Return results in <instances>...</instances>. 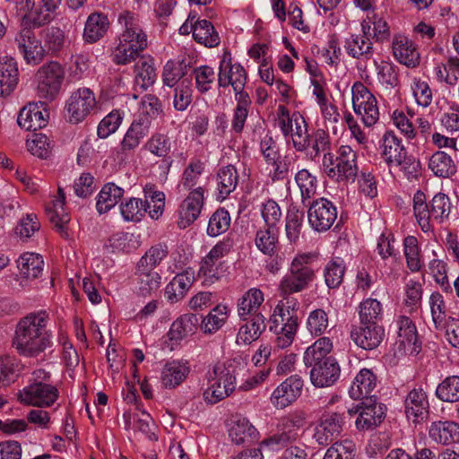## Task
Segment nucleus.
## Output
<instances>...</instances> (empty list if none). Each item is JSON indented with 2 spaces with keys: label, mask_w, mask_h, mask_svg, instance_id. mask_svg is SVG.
Masks as SVG:
<instances>
[{
  "label": "nucleus",
  "mask_w": 459,
  "mask_h": 459,
  "mask_svg": "<svg viewBox=\"0 0 459 459\" xmlns=\"http://www.w3.org/2000/svg\"><path fill=\"white\" fill-rule=\"evenodd\" d=\"M377 385V377L368 368L361 369L350 388L349 394L355 400L363 401L367 397H376L372 392Z\"/></svg>",
  "instance_id": "24"
},
{
  "label": "nucleus",
  "mask_w": 459,
  "mask_h": 459,
  "mask_svg": "<svg viewBox=\"0 0 459 459\" xmlns=\"http://www.w3.org/2000/svg\"><path fill=\"white\" fill-rule=\"evenodd\" d=\"M60 3L61 0H40L39 6L35 7L33 23L37 26L48 23Z\"/></svg>",
  "instance_id": "55"
},
{
  "label": "nucleus",
  "mask_w": 459,
  "mask_h": 459,
  "mask_svg": "<svg viewBox=\"0 0 459 459\" xmlns=\"http://www.w3.org/2000/svg\"><path fill=\"white\" fill-rule=\"evenodd\" d=\"M15 42L23 54L25 60L30 64H39L44 56V48L30 28H23L15 37Z\"/></svg>",
  "instance_id": "17"
},
{
  "label": "nucleus",
  "mask_w": 459,
  "mask_h": 459,
  "mask_svg": "<svg viewBox=\"0 0 459 459\" xmlns=\"http://www.w3.org/2000/svg\"><path fill=\"white\" fill-rule=\"evenodd\" d=\"M436 395L443 402H459V377L451 376L445 378L437 385Z\"/></svg>",
  "instance_id": "46"
},
{
  "label": "nucleus",
  "mask_w": 459,
  "mask_h": 459,
  "mask_svg": "<svg viewBox=\"0 0 459 459\" xmlns=\"http://www.w3.org/2000/svg\"><path fill=\"white\" fill-rule=\"evenodd\" d=\"M353 108L356 114L362 117V120L367 126L375 125L378 120L379 112L375 96H372L368 102L367 100L359 101V103L353 105Z\"/></svg>",
  "instance_id": "53"
},
{
  "label": "nucleus",
  "mask_w": 459,
  "mask_h": 459,
  "mask_svg": "<svg viewBox=\"0 0 459 459\" xmlns=\"http://www.w3.org/2000/svg\"><path fill=\"white\" fill-rule=\"evenodd\" d=\"M247 74L244 67L239 64H231L230 54L225 53L220 64L218 74L219 87L231 86L234 91H241L245 89Z\"/></svg>",
  "instance_id": "13"
},
{
  "label": "nucleus",
  "mask_w": 459,
  "mask_h": 459,
  "mask_svg": "<svg viewBox=\"0 0 459 459\" xmlns=\"http://www.w3.org/2000/svg\"><path fill=\"white\" fill-rule=\"evenodd\" d=\"M227 319L226 307H215L206 317L201 318V326L204 327L205 333H212L217 331Z\"/></svg>",
  "instance_id": "59"
},
{
  "label": "nucleus",
  "mask_w": 459,
  "mask_h": 459,
  "mask_svg": "<svg viewBox=\"0 0 459 459\" xmlns=\"http://www.w3.org/2000/svg\"><path fill=\"white\" fill-rule=\"evenodd\" d=\"M193 283L192 278L186 273H179L167 285L165 293L171 302H177L184 298Z\"/></svg>",
  "instance_id": "42"
},
{
  "label": "nucleus",
  "mask_w": 459,
  "mask_h": 459,
  "mask_svg": "<svg viewBox=\"0 0 459 459\" xmlns=\"http://www.w3.org/2000/svg\"><path fill=\"white\" fill-rule=\"evenodd\" d=\"M202 316L196 314H185L178 318L170 326L168 336L170 341L178 342L197 330Z\"/></svg>",
  "instance_id": "27"
},
{
  "label": "nucleus",
  "mask_w": 459,
  "mask_h": 459,
  "mask_svg": "<svg viewBox=\"0 0 459 459\" xmlns=\"http://www.w3.org/2000/svg\"><path fill=\"white\" fill-rule=\"evenodd\" d=\"M264 301V294L258 289L249 290L240 299L238 304V316L247 320V316L253 317L255 315H262L257 313L258 308Z\"/></svg>",
  "instance_id": "31"
},
{
  "label": "nucleus",
  "mask_w": 459,
  "mask_h": 459,
  "mask_svg": "<svg viewBox=\"0 0 459 459\" xmlns=\"http://www.w3.org/2000/svg\"><path fill=\"white\" fill-rule=\"evenodd\" d=\"M360 324H377L382 317V305L375 299H367L359 305Z\"/></svg>",
  "instance_id": "47"
},
{
  "label": "nucleus",
  "mask_w": 459,
  "mask_h": 459,
  "mask_svg": "<svg viewBox=\"0 0 459 459\" xmlns=\"http://www.w3.org/2000/svg\"><path fill=\"white\" fill-rule=\"evenodd\" d=\"M311 227L316 231L328 230L337 218L335 206L327 199L320 198L313 202L307 211Z\"/></svg>",
  "instance_id": "12"
},
{
  "label": "nucleus",
  "mask_w": 459,
  "mask_h": 459,
  "mask_svg": "<svg viewBox=\"0 0 459 459\" xmlns=\"http://www.w3.org/2000/svg\"><path fill=\"white\" fill-rule=\"evenodd\" d=\"M279 230L277 227H267L256 232L255 245L265 255H273L279 244Z\"/></svg>",
  "instance_id": "39"
},
{
  "label": "nucleus",
  "mask_w": 459,
  "mask_h": 459,
  "mask_svg": "<svg viewBox=\"0 0 459 459\" xmlns=\"http://www.w3.org/2000/svg\"><path fill=\"white\" fill-rule=\"evenodd\" d=\"M168 250L162 245L152 247L138 263L139 270H152L167 256Z\"/></svg>",
  "instance_id": "51"
},
{
  "label": "nucleus",
  "mask_w": 459,
  "mask_h": 459,
  "mask_svg": "<svg viewBox=\"0 0 459 459\" xmlns=\"http://www.w3.org/2000/svg\"><path fill=\"white\" fill-rule=\"evenodd\" d=\"M230 224V216L228 211L223 208L218 209L210 218L207 233L216 237L225 232Z\"/></svg>",
  "instance_id": "56"
},
{
  "label": "nucleus",
  "mask_w": 459,
  "mask_h": 459,
  "mask_svg": "<svg viewBox=\"0 0 459 459\" xmlns=\"http://www.w3.org/2000/svg\"><path fill=\"white\" fill-rule=\"evenodd\" d=\"M109 22L108 16L102 13H92L89 15L83 31V38L88 43H95L108 31Z\"/></svg>",
  "instance_id": "28"
},
{
  "label": "nucleus",
  "mask_w": 459,
  "mask_h": 459,
  "mask_svg": "<svg viewBox=\"0 0 459 459\" xmlns=\"http://www.w3.org/2000/svg\"><path fill=\"white\" fill-rule=\"evenodd\" d=\"M191 82L183 79L175 89L174 107L180 111L185 110L192 101Z\"/></svg>",
  "instance_id": "63"
},
{
  "label": "nucleus",
  "mask_w": 459,
  "mask_h": 459,
  "mask_svg": "<svg viewBox=\"0 0 459 459\" xmlns=\"http://www.w3.org/2000/svg\"><path fill=\"white\" fill-rule=\"evenodd\" d=\"M48 118L49 112L45 103H29L21 109L17 123L26 131H36L45 127L48 122Z\"/></svg>",
  "instance_id": "14"
},
{
  "label": "nucleus",
  "mask_w": 459,
  "mask_h": 459,
  "mask_svg": "<svg viewBox=\"0 0 459 459\" xmlns=\"http://www.w3.org/2000/svg\"><path fill=\"white\" fill-rule=\"evenodd\" d=\"M335 157L338 181L354 178L358 172L357 154L350 146L342 145Z\"/></svg>",
  "instance_id": "25"
},
{
  "label": "nucleus",
  "mask_w": 459,
  "mask_h": 459,
  "mask_svg": "<svg viewBox=\"0 0 459 459\" xmlns=\"http://www.w3.org/2000/svg\"><path fill=\"white\" fill-rule=\"evenodd\" d=\"M432 321L436 329H439L446 317V304L439 292H433L429 297Z\"/></svg>",
  "instance_id": "62"
},
{
  "label": "nucleus",
  "mask_w": 459,
  "mask_h": 459,
  "mask_svg": "<svg viewBox=\"0 0 459 459\" xmlns=\"http://www.w3.org/2000/svg\"><path fill=\"white\" fill-rule=\"evenodd\" d=\"M303 387V380L298 375H294L283 381L273 393L272 403L280 409H283L300 396Z\"/></svg>",
  "instance_id": "16"
},
{
  "label": "nucleus",
  "mask_w": 459,
  "mask_h": 459,
  "mask_svg": "<svg viewBox=\"0 0 459 459\" xmlns=\"http://www.w3.org/2000/svg\"><path fill=\"white\" fill-rule=\"evenodd\" d=\"M264 316L263 315H255L250 321L242 325L237 335V342L242 344H250L257 340L263 331L265 329Z\"/></svg>",
  "instance_id": "30"
},
{
  "label": "nucleus",
  "mask_w": 459,
  "mask_h": 459,
  "mask_svg": "<svg viewBox=\"0 0 459 459\" xmlns=\"http://www.w3.org/2000/svg\"><path fill=\"white\" fill-rule=\"evenodd\" d=\"M429 413V402L422 389L411 390L405 399V414L413 422H420Z\"/></svg>",
  "instance_id": "23"
},
{
  "label": "nucleus",
  "mask_w": 459,
  "mask_h": 459,
  "mask_svg": "<svg viewBox=\"0 0 459 459\" xmlns=\"http://www.w3.org/2000/svg\"><path fill=\"white\" fill-rule=\"evenodd\" d=\"M343 424V414L332 412L325 415L316 428L314 438L319 445L327 446L342 433Z\"/></svg>",
  "instance_id": "18"
},
{
  "label": "nucleus",
  "mask_w": 459,
  "mask_h": 459,
  "mask_svg": "<svg viewBox=\"0 0 459 459\" xmlns=\"http://www.w3.org/2000/svg\"><path fill=\"white\" fill-rule=\"evenodd\" d=\"M204 191L201 187L191 192L179 207L178 226L186 229L199 216L203 207Z\"/></svg>",
  "instance_id": "20"
},
{
  "label": "nucleus",
  "mask_w": 459,
  "mask_h": 459,
  "mask_svg": "<svg viewBox=\"0 0 459 459\" xmlns=\"http://www.w3.org/2000/svg\"><path fill=\"white\" fill-rule=\"evenodd\" d=\"M451 210V203L448 196L438 193L430 201V210H428V203L425 194L418 190L413 196V211L415 218L425 232L432 230L435 224H441L447 219Z\"/></svg>",
  "instance_id": "3"
},
{
  "label": "nucleus",
  "mask_w": 459,
  "mask_h": 459,
  "mask_svg": "<svg viewBox=\"0 0 459 459\" xmlns=\"http://www.w3.org/2000/svg\"><path fill=\"white\" fill-rule=\"evenodd\" d=\"M48 321V314L45 310L30 313L19 321L13 344L20 354L37 357L51 345Z\"/></svg>",
  "instance_id": "1"
},
{
  "label": "nucleus",
  "mask_w": 459,
  "mask_h": 459,
  "mask_svg": "<svg viewBox=\"0 0 459 459\" xmlns=\"http://www.w3.org/2000/svg\"><path fill=\"white\" fill-rule=\"evenodd\" d=\"M124 190L114 183L107 184L103 186L99 194L96 204L97 210L100 213H104L114 207L123 196Z\"/></svg>",
  "instance_id": "36"
},
{
  "label": "nucleus",
  "mask_w": 459,
  "mask_h": 459,
  "mask_svg": "<svg viewBox=\"0 0 459 459\" xmlns=\"http://www.w3.org/2000/svg\"><path fill=\"white\" fill-rule=\"evenodd\" d=\"M309 257L299 255L290 265V273L286 275L280 284L282 295H290L303 290L315 277V272L308 264Z\"/></svg>",
  "instance_id": "6"
},
{
  "label": "nucleus",
  "mask_w": 459,
  "mask_h": 459,
  "mask_svg": "<svg viewBox=\"0 0 459 459\" xmlns=\"http://www.w3.org/2000/svg\"><path fill=\"white\" fill-rule=\"evenodd\" d=\"M194 39L205 47L213 48L220 44V37L213 25L207 20L195 21Z\"/></svg>",
  "instance_id": "37"
},
{
  "label": "nucleus",
  "mask_w": 459,
  "mask_h": 459,
  "mask_svg": "<svg viewBox=\"0 0 459 459\" xmlns=\"http://www.w3.org/2000/svg\"><path fill=\"white\" fill-rule=\"evenodd\" d=\"M429 168L439 178H450L456 173L454 160L444 152H437L430 157Z\"/></svg>",
  "instance_id": "35"
},
{
  "label": "nucleus",
  "mask_w": 459,
  "mask_h": 459,
  "mask_svg": "<svg viewBox=\"0 0 459 459\" xmlns=\"http://www.w3.org/2000/svg\"><path fill=\"white\" fill-rule=\"evenodd\" d=\"M346 48L352 57L359 58L365 56L369 58L372 54V43L369 37L363 35H351L346 41Z\"/></svg>",
  "instance_id": "43"
},
{
  "label": "nucleus",
  "mask_w": 459,
  "mask_h": 459,
  "mask_svg": "<svg viewBox=\"0 0 459 459\" xmlns=\"http://www.w3.org/2000/svg\"><path fill=\"white\" fill-rule=\"evenodd\" d=\"M18 83V67L13 58L0 57V97L10 95Z\"/></svg>",
  "instance_id": "26"
},
{
  "label": "nucleus",
  "mask_w": 459,
  "mask_h": 459,
  "mask_svg": "<svg viewBox=\"0 0 459 459\" xmlns=\"http://www.w3.org/2000/svg\"><path fill=\"white\" fill-rule=\"evenodd\" d=\"M270 321L272 323L270 330L277 335V346L281 349L290 346L294 340L299 325L294 309L290 310V306L285 307L283 303L278 304Z\"/></svg>",
  "instance_id": "5"
},
{
  "label": "nucleus",
  "mask_w": 459,
  "mask_h": 459,
  "mask_svg": "<svg viewBox=\"0 0 459 459\" xmlns=\"http://www.w3.org/2000/svg\"><path fill=\"white\" fill-rule=\"evenodd\" d=\"M429 437L434 442L447 446L459 442V424L454 421H433L429 428Z\"/></svg>",
  "instance_id": "22"
},
{
  "label": "nucleus",
  "mask_w": 459,
  "mask_h": 459,
  "mask_svg": "<svg viewBox=\"0 0 459 459\" xmlns=\"http://www.w3.org/2000/svg\"><path fill=\"white\" fill-rule=\"evenodd\" d=\"M119 45L117 46L113 60L117 65H126L134 60L147 47V37L142 29L137 30L124 31L119 38Z\"/></svg>",
  "instance_id": "9"
},
{
  "label": "nucleus",
  "mask_w": 459,
  "mask_h": 459,
  "mask_svg": "<svg viewBox=\"0 0 459 459\" xmlns=\"http://www.w3.org/2000/svg\"><path fill=\"white\" fill-rule=\"evenodd\" d=\"M188 374V367L176 361L167 363L161 372L162 385L168 388H175L186 379Z\"/></svg>",
  "instance_id": "34"
},
{
  "label": "nucleus",
  "mask_w": 459,
  "mask_h": 459,
  "mask_svg": "<svg viewBox=\"0 0 459 459\" xmlns=\"http://www.w3.org/2000/svg\"><path fill=\"white\" fill-rule=\"evenodd\" d=\"M58 397L57 389L51 385L37 381L24 387L18 394V399L28 406L49 407Z\"/></svg>",
  "instance_id": "10"
},
{
  "label": "nucleus",
  "mask_w": 459,
  "mask_h": 459,
  "mask_svg": "<svg viewBox=\"0 0 459 459\" xmlns=\"http://www.w3.org/2000/svg\"><path fill=\"white\" fill-rule=\"evenodd\" d=\"M293 120L295 129L290 133L293 145L298 152H304L311 143L310 134H307L306 121L301 115L297 113L293 114Z\"/></svg>",
  "instance_id": "44"
},
{
  "label": "nucleus",
  "mask_w": 459,
  "mask_h": 459,
  "mask_svg": "<svg viewBox=\"0 0 459 459\" xmlns=\"http://www.w3.org/2000/svg\"><path fill=\"white\" fill-rule=\"evenodd\" d=\"M298 436L299 434L296 429H286L283 428L282 432L264 439L261 446L264 449L279 450L294 442Z\"/></svg>",
  "instance_id": "49"
},
{
  "label": "nucleus",
  "mask_w": 459,
  "mask_h": 459,
  "mask_svg": "<svg viewBox=\"0 0 459 459\" xmlns=\"http://www.w3.org/2000/svg\"><path fill=\"white\" fill-rule=\"evenodd\" d=\"M146 147L152 153L164 158L163 162L165 163L166 173H168L172 164V160L168 157L170 151L169 139L164 134H155L149 140Z\"/></svg>",
  "instance_id": "45"
},
{
  "label": "nucleus",
  "mask_w": 459,
  "mask_h": 459,
  "mask_svg": "<svg viewBox=\"0 0 459 459\" xmlns=\"http://www.w3.org/2000/svg\"><path fill=\"white\" fill-rule=\"evenodd\" d=\"M149 125L150 119L147 117L134 121L122 141L123 151H131L137 147L140 140L145 135Z\"/></svg>",
  "instance_id": "38"
},
{
  "label": "nucleus",
  "mask_w": 459,
  "mask_h": 459,
  "mask_svg": "<svg viewBox=\"0 0 459 459\" xmlns=\"http://www.w3.org/2000/svg\"><path fill=\"white\" fill-rule=\"evenodd\" d=\"M256 429L245 418H239L232 422L229 429L231 441L237 445L251 442L256 437Z\"/></svg>",
  "instance_id": "33"
},
{
  "label": "nucleus",
  "mask_w": 459,
  "mask_h": 459,
  "mask_svg": "<svg viewBox=\"0 0 459 459\" xmlns=\"http://www.w3.org/2000/svg\"><path fill=\"white\" fill-rule=\"evenodd\" d=\"M96 106L94 93L89 88L74 91L66 102L68 120L72 124L83 121Z\"/></svg>",
  "instance_id": "11"
},
{
  "label": "nucleus",
  "mask_w": 459,
  "mask_h": 459,
  "mask_svg": "<svg viewBox=\"0 0 459 459\" xmlns=\"http://www.w3.org/2000/svg\"><path fill=\"white\" fill-rule=\"evenodd\" d=\"M355 444L349 439L337 441L327 449L323 459H353Z\"/></svg>",
  "instance_id": "57"
},
{
  "label": "nucleus",
  "mask_w": 459,
  "mask_h": 459,
  "mask_svg": "<svg viewBox=\"0 0 459 459\" xmlns=\"http://www.w3.org/2000/svg\"><path fill=\"white\" fill-rule=\"evenodd\" d=\"M230 367L217 363L206 374L210 384L204 391L205 401L210 403H216L228 397L235 389V376Z\"/></svg>",
  "instance_id": "4"
},
{
  "label": "nucleus",
  "mask_w": 459,
  "mask_h": 459,
  "mask_svg": "<svg viewBox=\"0 0 459 459\" xmlns=\"http://www.w3.org/2000/svg\"><path fill=\"white\" fill-rule=\"evenodd\" d=\"M374 64L377 66V79L381 84L391 89L399 84L398 73L395 71V67L393 64L385 61H382L380 64L374 61Z\"/></svg>",
  "instance_id": "58"
},
{
  "label": "nucleus",
  "mask_w": 459,
  "mask_h": 459,
  "mask_svg": "<svg viewBox=\"0 0 459 459\" xmlns=\"http://www.w3.org/2000/svg\"><path fill=\"white\" fill-rule=\"evenodd\" d=\"M135 82L143 90L152 86L156 80L157 74L153 67L152 59L141 57L134 65Z\"/></svg>",
  "instance_id": "40"
},
{
  "label": "nucleus",
  "mask_w": 459,
  "mask_h": 459,
  "mask_svg": "<svg viewBox=\"0 0 459 459\" xmlns=\"http://www.w3.org/2000/svg\"><path fill=\"white\" fill-rule=\"evenodd\" d=\"M27 148L34 156L47 159L51 153L48 138L43 134H33L32 138L27 140Z\"/></svg>",
  "instance_id": "61"
},
{
  "label": "nucleus",
  "mask_w": 459,
  "mask_h": 459,
  "mask_svg": "<svg viewBox=\"0 0 459 459\" xmlns=\"http://www.w3.org/2000/svg\"><path fill=\"white\" fill-rule=\"evenodd\" d=\"M149 208L148 200L143 202L141 199L130 198L125 204H121V213L126 221H139Z\"/></svg>",
  "instance_id": "50"
},
{
  "label": "nucleus",
  "mask_w": 459,
  "mask_h": 459,
  "mask_svg": "<svg viewBox=\"0 0 459 459\" xmlns=\"http://www.w3.org/2000/svg\"><path fill=\"white\" fill-rule=\"evenodd\" d=\"M328 327V316L323 309L312 311L307 318V329L314 335H321Z\"/></svg>",
  "instance_id": "64"
},
{
  "label": "nucleus",
  "mask_w": 459,
  "mask_h": 459,
  "mask_svg": "<svg viewBox=\"0 0 459 459\" xmlns=\"http://www.w3.org/2000/svg\"><path fill=\"white\" fill-rule=\"evenodd\" d=\"M18 268L23 278L34 280L43 272L42 256L35 253H25L18 260Z\"/></svg>",
  "instance_id": "32"
},
{
  "label": "nucleus",
  "mask_w": 459,
  "mask_h": 459,
  "mask_svg": "<svg viewBox=\"0 0 459 459\" xmlns=\"http://www.w3.org/2000/svg\"><path fill=\"white\" fill-rule=\"evenodd\" d=\"M397 324L399 348L411 355H417L420 351V344L414 323L409 317L402 316Z\"/></svg>",
  "instance_id": "19"
},
{
  "label": "nucleus",
  "mask_w": 459,
  "mask_h": 459,
  "mask_svg": "<svg viewBox=\"0 0 459 459\" xmlns=\"http://www.w3.org/2000/svg\"><path fill=\"white\" fill-rule=\"evenodd\" d=\"M65 78L62 65L56 61L43 65L37 72V91L40 98L54 100L59 94Z\"/></svg>",
  "instance_id": "7"
},
{
  "label": "nucleus",
  "mask_w": 459,
  "mask_h": 459,
  "mask_svg": "<svg viewBox=\"0 0 459 459\" xmlns=\"http://www.w3.org/2000/svg\"><path fill=\"white\" fill-rule=\"evenodd\" d=\"M137 273L139 275V291L143 296L151 295L160 288V276L158 273L149 269L141 271L139 267Z\"/></svg>",
  "instance_id": "54"
},
{
  "label": "nucleus",
  "mask_w": 459,
  "mask_h": 459,
  "mask_svg": "<svg viewBox=\"0 0 459 459\" xmlns=\"http://www.w3.org/2000/svg\"><path fill=\"white\" fill-rule=\"evenodd\" d=\"M347 413L353 417L358 414L355 424L358 429H370L378 426L385 418V408L377 403L376 397H367L352 408H349Z\"/></svg>",
  "instance_id": "8"
},
{
  "label": "nucleus",
  "mask_w": 459,
  "mask_h": 459,
  "mask_svg": "<svg viewBox=\"0 0 459 459\" xmlns=\"http://www.w3.org/2000/svg\"><path fill=\"white\" fill-rule=\"evenodd\" d=\"M237 169L232 165L221 168L218 174V190L219 195L225 199L231 192H233L238 183Z\"/></svg>",
  "instance_id": "41"
},
{
  "label": "nucleus",
  "mask_w": 459,
  "mask_h": 459,
  "mask_svg": "<svg viewBox=\"0 0 459 459\" xmlns=\"http://www.w3.org/2000/svg\"><path fill=\"white\" fill-rule=\"evenodd\" d=\"M393 54L403 65L415 67L420 63V53L413 42L403 35L394 36L393 39Z\"/></svg>",
  "instance_id": "21"
},
{
  "label": "nucleus",
  "mask_w": 459,
  "mask_h": 459,
  "mask_svg": "<svg viewBox=\"0 0 459 459\" xmlns=\"http://www.w3.org/2000/svg\"><path fill=\"white\" fill-rule=\"evenodd\" d=\"M385 337L384 328L377 324H360L351 331V340L364 350H373L379 346Z\"/></svg>",
  "instance_id": "15"
},
{
  "label": "nucleus",
  "mask_w": 459,
  "mask_h": 459,
  "mask_svg": "<svg viewBox=\"0 0 459 459\" xmlns=\"http://www.w3.org/2000/svg\"><path fill=\"white\" fill-rule=\"evenodd\" d=\"M382 146V156L389 166L401 163V159L406 154L401 140L391 131L384 134Z\"/></svg>",
  "instance_id": "29"
},
{
  "label": "nucleus",
  "mask_w": 459,
  "mask_h": 459,
  "mask_svg": "<svg viewBox=\"0 0 459 459\" xmlns=\"http://www.w3.org/2000/svg\"><path fill=\"white\" fill-rule=\"evenodd\" d=\"M362 31L366 36L372 37L377 41H384L389 37V30L386 22L381 18L374 16V21L368 19L361 24Z\"/></svg>",
  "instance_id": "52"
},
{
  "label": "nucleus",
  "mask_w": 459,
  "mask_h": 459,
  "mask_svg": "<svg viewBox=\"0 0 459 459\" xmlns=\"http://www.w3.org/2000/svg\"><path fill=\"white\" fill-rule=\"evenodd\" d=\"M295 181L300 190L303 200L310 199L316 193V179L308 170H299L295 176Z\"/></svg>",
  "instance_id": "60"
},
{
  "label": "nucleus",
  "mask_w": 459,
  "mask_h": 459,
  "mask_svg": "<svg viewBox=\"0 0 459 459\" xmlns=\"http://www.w3.org/2000/svg\"><path fill=\"white\" fill-rule=\"evenodd\" d=\"M304 212L295 206L289 208L286 216V235L290 242H296L300 235Z\"/></svg>",
  "instance_id": "48"
},
{
  "label": "nucleus",
  "mask_w": 459,
  "mask_h": 459,
  "mask_svg": "<svg viewBox=\"0 0 459 459\" xmlns=\"http://www.w3.org/2000/svg\"><path fill=\"white\" fill-rule=\"evenodd\" d=\"M333 350V342L327 337H321L307 348L304 362L311 367L310 380L316 387L332 386L339 378L341 368L333 356L328 354Z\"/></svg>",
  "instance_id": "2"
}]
</instances>
